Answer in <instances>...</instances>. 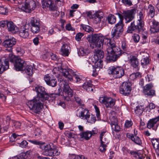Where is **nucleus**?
Listing matches in <instances>:
<instances>
[{
    "mask_svg": "<svg viewBox=\"0 0 159 159\" xmlns=\"http://www.w3.org/2000/svg\"><path fill=\"white\" fill-rule=\"evenodd\" d=\"M8 10L6 8L3 7H0V14L5 15L8 12Z\"/></svg>",
    "mask_w": 159,
    "mask_h": 159,
    "instance_id": "51",
    "label": "nucleus"
},
{
    "mask_svg": "<svg viewBox=\"0 0 159 159\" xmlns=\"http://www.w3.org/2000/svg\"><path fill=\"white\" fill-rule=\"evenodd\" d=\"M36 6V2L34 0H26L21 9L26 12L30 13L35 9Z\"/></svg>",
    "mask_w": 159,
    "mask_h": 159,
    "instance_id": "12",
    "label": "nucleus"
},
{
    "mask_svg": "<svg viewBox=\"0 0 159 159\" xmlns=\"http://www.w3.org/2000/svg\"><path fill=\"white\" fill-rule=\"evenodd\" d=\"M19 155L20 159H26L28 157L25 152H22Z\"/></svg>",
    "mask_w": 159,
    "mask_h": 159,
    "instance_id": "62",
    "label": "nucleus"
},
{
    "mask_svg": "<svg viewBox=\"0 0 159 159\" xmlns=\"http://www.w3.org/2000/svg\"><path fill=\"white\" fill-rule=\"evenodd\" d=\"M73 77L76 79V82L77 83H80L82 82L83 81L82 76L81 75H79L78 73L75 72H72Z\"/></svg>",
    "mask_w": 159,
    "mask_h": 159,
    "instance_id": "33",
    "label": "nucleus"
},
{
    "mask_svg": "<svg viewBox=\"0 0 159 159\" xmlns=\"http://www.w3.org/2000/svg\"><path fill=\"white\" fill-rule=\"evenodd\" d=\"M107 20L109 23L113 24L116 21V18L115 16L112 14H110L107 17Z\"/></svg>",
    "mask_w": 159,
    "mask_h": 159,
    "instance_id": "37",
    "label": "nucleus"
},
{
    "mask_svg": "<svg viewBox=\"0 0 159 159\" xmlns=\"http://www.w3.org/2000/svg\"><path fill=\"white\" fill-rule=\"evenodd\" d=\"M79 135L81 140H83V139L88 140L91 137V135L90 134V132L89 130L82 132L79 134Z\"/></svg>",
    "mask_w": 159,
    "mask_h": 159,
    "instance_id": "30",
    "label": "nucleus"
},
{
    "mask_svg": "<svg viewBox=\"0 0 159 159\" xmlns=\"http://www.w3.org/2000/svg\"><path fill=\"white\" fill-rule=\"evenodd\" d=\"M64 85L63 95L65 97H68L70 98L73 95V91L70 88L67 84H65Z\"/></svg>",
    "mask_w": 159,
    "mask_h": 159,
    "instance_id": "24",
    "label": "nucleus"
},
{
    "mask_svg": "<svg viewBox=\"0 0 159 159\" xmlns=\"http://www.w3.org/2000/svg\"><path fill=\"white\" fill-rule=\"evenodd\" d=\"M16 39L12 37L4 40L2 43V44L5 48H9V49H6V50L11 52L12 51V47L16 44Z\"/></svg>",
    "mask_w": 159,
    "mask_h": 159,
    "instance_id": "13",
    "label": "nucleus"
},
{
    "mask_svg": "<svg viewBox=\"0 0 159 159\" xmlns=\"http://www.w3.org/2000/svg\"><path fill=\"white\" fill-rule=\"evenodd\" d=\"M13 125L16 129H19L20 128L21 124L18 121H16L13 123Z\"/></svg>",
    "mask_w": 159,
    "mask_h": 159,
    "instance_id": "58",
    "label": "nucleus"
},
{
    "mask_svg": "<svg viewBox=\"0 0 159 159\" xmlns=\"http://www.w3.org/2000/svg\"><path fill=\"white\" fill-rule=\"evenodd\" d=\"M111 127L112 129L115 131H118L120 130V127L116 122H112L111 123Z\"/></svg>",
    "mask_w": 159,
    "mask_h": 159,
    "instance_id": "40",
    "label": "nucleus"
},
{
    "mask_svg": "<svg viewBox=\"0 0 159 159\" xmlns=\"http://www.w3.org/2000/svg\"><path fill=\"white\" fill-rule=\"evenodd\" d=\"M44 80L47 84L50 86L54 87L57 85V80L52 75H46L44 77Z\"/></svg>",
    "mask_w": 159,
    "mask_h": 159,
    "instance_id": "17",
    "label": "nucleus"
},
{
    "mask_svg": "<svg viewBox=\"0 0 159 159\" xmlns=\"http://www.w3.org/2000/svg\"><path fill=\"white\" fill-rule=\"evenodd\" d=\"M71 159H88L82 155H76L72 154L71 156Z\"/></svg>",
    "mask_w": 159,
    "mask_h": 159,
    "instance_id": "43",
    "label": "nucleus"
},
{
    "mask_svg": "<svg viewBox=\"0 0 159 159\" xmlns=\"http://www.w3.org/2000/svg\"><path fill=\"white\" fill-rule=\"evenodd\" d=\"M94 107L96 113V115L98 118H99L100 116V111L98 108L95 105Z\"/></svg>",
    "mask_w": 159,
    "mask_h": 159,
    "instance_id": "63",
    "label": "nucleus"
},
{
    "mask_svg": "<svg viewBox=\"0 0 159 159\" xmlns=\"http://www.w3.org/2000/svg\"><path fill=\"white\" fill-rule=\"evenodd\" d=\"M123 21L119 20L111 31V38L113 39H117L119 38L121 35V33L123 31Z\"/></svg>",
    "mask_w": 159,
    "mask_h": 159,
    "instance_id": "4",
    "label": "nucleus"
},
{
    "mask_svg": "<svg viewBox=\"0 0 159 159\" xmlns=\"http://www.w3.org/2000/svg\"><path fill=\"white\" fill-rule=\"evenodd\" d=\"M93 19L94 22L96 24L99 23L100 22L101 20V19L103 17H93Z\"/></svg>",
    "mask_w": 159,
    "mask_h": 159,
    "instance_id": "61",
    "label": "nucleus"
},
{
    "mask_svg": "<svg viewBox=\"0 0 159 159\" xmlns=\"http://www.w3.org/2000/svg\"><path fill=\"white\" fill-rule=\"evenodd\" d=\"M88 53V50L83 48H80L79 49L78 53L80 55L83 56L87 55Z\"/></svg>",
    "mask_w": 159,
    "mask_h": 159,
    "instance_id": "42",
    "label": "nucleus"
},
{
    "mask_svg": "<svg viewBox=\"0 0 159 159\" xmlns=\"http://www.w3.org/2000/svg\"><path fill=\"white\" fill-rule=\"evenodd\" d=\"M87 39L90 43L91 48L97 49L102 48L104 41L107 40V51L108 54L107 58L110 61H116L123 53L122 50L116 46L114 40L105 38L101 34L89 35L87 37Z\"/></svg>",
    "mask_w": 159,
    "mask_h": 159,
    "instance_id": "1",
    "label": "nucleus"
},
{
    "mask_svg": "<svg viewBox=\"0 0 159 159\" xmlns=\"http://www.w3.org/2000/svg\"><path fill=\"white\" fill-rule=\"evenodd\" d=\"M28 143L26 141L24 140L20 144L19 146L22 148H24L27 146Z\"/></svg>",
    "mask_w": 159,
    "mask_h": 159,
    "instance_id": "59",
    "label": "nucleus"
},
{
    "mask_svg": "<svg viewBox=\"0 0 159 159\" xmlns=\"http://www.w3.org/2000/svg\"><path fill=\"white\" fill-rule=\"evenodd\" d=\"M79 110V109L77 110V112L79 113H77V116L82 119L88 120L90 116L89 110L87 109H83L82 111H80Z\"/></svg>",
    "mask_w": 159,
    "mask_h": 159,
    "instance_id": "21",
    "label": "nucleus"
},
{
    "mask_svg": "<svg viewBox=\"0 0 159 159\" xmlns=\"http://www.w3.org/2000/svg\"><path fill=\"white\" fill-rule=\"evenodd\" d=\"M84 34L82 33H79L76 35L75 38L77 41H79L80 40L81 38L83 36Z\"/></svg>",
    "mask_w": 159,
    "mask_h": 159,
    "instance_id": "52",
    "label": "nucleus"
},
{
    "mask_svg": "<svg viewBox=\"0 0 159 159\" xmlns=\"http://www.w3.org/2000/svg\"><path fill=\"white\" fill-rule=\"evenodd\" d=\"M96 120V117L94 115H92L90 119L88 120V119L87 120V122L91 123H94Z\"/></svg>",
    "mask_w": 159,
    "mask_h": 159,
    "instance_id": "56",
    "label": "nucleus"
},
{
    "mask_svg": "<svg viewBox=\"0 0 159 159\" xmlns=\"http://www.w3.org/2000/svg\"><path fill=\"white\" fill-rule=\"evenodd\" d=\"M107 147V145L103 144L101 143L100 145L99 149V151L102 152H105L106 150V148Z\"/></svg>",
    "mask_w": 159,
    "mask_h": 159,
    "instance_id": "47",
    "label": "nucleus"
},
{
    "mask_svg": "<svg viewBox=\"0 0 159 159\" xmlns=\"http://www.w3.org/2000/svg\"><path fill=\"white\" fill-rule=\"evenodd\" d=\"M24 70L28 75L31 76L33 74V68L31 66H28L25 68L24 67Z\"/></svg>",
    "mask_w": 159,
    "mask_h": 159,
    "instance_id": "36",
    "label": "nucleus"
},
{
    "mask_svg": "<svg viewBox=\"0 0 159 159\" xmlns=\"http://www.w3.org/2000/svg\"><path fill=\"white\" fill-rule=\"evenodd\" d=\"M8 20H2L0 22V27H1L4 28L6 26L8 23Z\"/></svg>",
    "mask_w": 159,
    "mask_h": 159,
    "instance_id": "55",
    "label": "nucleus"
},
{
    "mask_svg": "<svg viewBox=\"0 0 159 159\" xmlns=\"http://www.w3.org/2000/svg\"><path fill=\"white\" fill-rule=\"evenodd\" d=\"M29 141L30 143L39 146V148L41 149L43 148L45 144V142L38 141L37 140H30Z\"/></svg>",
    "mask_w": 159,
    "mask_h": 159,
    "instance_id": "34",
    "label": "nucleus"
},
{
    "mask_svg": "<svg viewBox=\"0 0 159 159\" xmlns=\"http://www.w3.org/2000/svg\"><path fill=\"white\" fill-rule=\"evenodd\" d=\"M136 12V9H135L123 11L122 14H123L125 23H129L134 19V15Z\"/></svg>",
    "mask_w": 159,
    "mask_h": 159,
    "instance_id": "9",
    "label": "nucleus"
},
{
    "mask_svg": "<svg viewBox=\"0 0 159 159\" xmlns=\"http://www.w3.org/2000/svg\"><path fill=\"white\" fill-rule=\"evenodd\" d=\"M121 48L124 52L126 51L128 49L127 46L126 44L125 41H122L121 42Z\"/></svg>",
    "mask_w": 159,
    "mask_h": 159,
    "instance_id": "54",
    "label": "nucleus"
},
{
    "mask_svg": "<svg viewBox=\"0 0 159 159\" xmlns=\"http://www.w3.org/2000/svg\"><path fill=\"white\" fill-rule=\"evenodd\" d=\"M81 26L83 29L86 32H89L92 30V28L89 25H81Z\"/></svg>",
    "mask_w": 159,
    "mask_h": 159,
    "instance_id": "48",
    "label": "nucleus"
},
{
    "mask_svg": "<svg viewBox=\"0 0 159 159\" xmlns=\"http://www.w3.org/2000/svg\"><path fill=\"white\" fill-rule=\"evenodd\" d=\"M132 141L137 144L140 145L142 144V142L140 138L135 134L134 135V137Z\"/></svg>",
    "mask_w": 159,
    "mask_h": 159,
    "instance_id": "45",
    "label": "nucleus"
},
{
    "mask_svg": "<svg viewBox=\"0 0 159 159\" xmlns=\"http://www.w3.org/2000/svg\"><path fill=\"white\" fill-rule=\"evenodd\" d=\"M74 98L76 102L79 106L82 107L84 106L83 101L79 97L75 96L74 97Z\"/></svg>",
    "mask_w": 159,
    "mask_h": 159,
    "instance_id": "41",
    "label": "nucleus"
},
{
    "mask_svg": "<svg viewBox=\"0 0 159 159\" xmlns=\"http://www.w3.org/2000/svg\"><path fill=\"white\" fill-rule=\"evenodd\" d=\"M149 59L148 57H145L141 60V64L143 67L145 68L149 64Z\"/></svg>",
    "mask_w": 159,
    "mask_h": 159,
    "instance_id": "38",
    "label": "nucleus"
},
{
    "mask_svg": "<svg viewBox=\"0 0 159 159\" xmlns=\"http://www.w3.org/2000/svg\"><path fill=\"white\" fill-rule=\"evenodd\" d=\"M9 60L5 57H2L0 60V74H2L4 71L9 67Z\"/></svg>",
    "mask_w": 159,
    "mask_h": 159,
    "instance_id": "18",
    "label": "nucleus"
},
{
    "mask_svg": "<svg viewBox=\"0 0 159 159\" xmlns=\"http://www.w3.org/2000/svg\"><path fill=\"white\" fill-rule=\"evenodd\" d=\"M121 2L125 6H130L132 5L131 0H121Z\"/></svg>",
    "mask_w": 159,
    "mask_h": 159,
    "instance_id": "49",
    "label": "nucleus"
},
{
    "mask_svg": "<svg viewBox=\"0 0 159 159\" xmlns=\"http://www.w3.org/2000/svg\"><path fill=\"white\" fill-rule=\"evenodd\" d=\"M110 74L116 78H120L125 74V71L123 68L120 66H111L109 69Z\"/></svg>",
    "mask_w": 159,
    "mask_h": 159,
    "instance_id": "6",
    "label": "nucleus"
},
{
    "mask_svg": "<svg viewBox=\"0 0 159 159\" xmlns=\"http://www.w3.org/2000/svg\"><path fill=\"white\" fill-rule=\"evenodd\" d=\"M35 89L37 92V96L44 100H46L49 97L48 95L45 91L44 88L42 86L35 87Z\"/></svg>",
    "mask_w": 159,
    "mask_h": 159,
    "instance_id": "15",
    "label": "nucleus"
},
{
    "mask_svg": "<svg viewBox=\"0 0 159 159\" xmlns=\"http://www.w3.org/2000/svg\"><path fill=\"white\" fill-rule=\"evenodd\" d=\"M52 153H53V154H52V157L59 155L60 152L58 151V149H57L56 147L53 146Z\"/></svg>",
    "mask_w": 159,
    "mask_h": 159,
    "instance_id": "50",
    "label": "nucleus"
},
{
    "mask_svg": "<svg viewBox=\"0 0 159 159\" xmlns=\"http://www.w3.org/2000/svg\"><path fill=\"white\" fill-rule=\"evenodd\" d=\"M100 141H101V143L102 144L107 145L108 143V141L105 136L103 138H101L100 139Z\"/></svg>",
    "mask_w": 159,
    "mask_h": 159,
    "instance_id": "53",
    "label": "nucleus"
},
{
    "mask_svg": "<svg viewBox=\"0 0 159 159\" xmlns=\"http://www.w3.org/2000/svg\"><path fill=\"white\" fill-rule=\"evenodd\" d=\"M129 61L131 66L135 68L136 70H138L139 68V63L138 59L135 56H133L130 57Z\"/></svg>",
    "mask_w": 159,
    "mask_h": 159,
    "instance_id": "25",
    "label": "nucleus"
},
{
    "mask_svg": "<svg viewBox=\"0 0 159 159\" xmlns=\"http://www.w3.org/2000/svg\"><path fill=\"white\" fill-rule=\"evenodd\" d=\"M147 11L148 12L149 15L151 18L153 17L155 14V10L154 7L151 4L149 5L148 7Z\"/></svg>",
    "mask_w": 159,
    "mask_h": 159,
    "instance_id": "32",
    "label": "nucleus"
},
{
    "mask_svg": "<svg viewBox=\"0 0 159 159\" xmlns=\"http://www.w3.org/2000/svg\"><path fill=\"white\" fill-rule=\"evenodd\" d=\"M104 56V53L103 51L100 50H95L93 58L96 61L101 60Z\"/></svg>",
    "mask_w": 159,
    "mask_h": 159,
    "instance_id": "28",
    "label": "nucleus"
},
{
    "mask_svg": "<svg viewBox=\"0 0 159 159\" xmlns=\"http://www.w3.org/2000/svg\"><path fill=\"white\" fill-rule=\"evenodd\" d=\"M144 25V23H142L140 21H134L132 22L130 25L128 27L127 32L131 33L135 30L138 32L143 31Z\"/></svg>",
    "mask_w": 159,
    "mask_h": 159,
    "instance_id": "5",
    "label": "nucleus"
},
{
    "mask_svg": "<svg viewBox=\"0 0 159 159\" xmlns=\"http://www.w3.org/2000/svg\"><path fill=\"white\" fill-rule=\"evenodd\" d=\"M53 146L52 144H47L46 143L44 146L43 148L42 149L44 150L43 152V154L45 156H51L52 153Z\"/></svg>",
    "mask_w": 159,
    "mask_h": 159,
    "instance_id": "22",
    "label": "nucleus"
},
{
    "mask_svg": "<svg viewBox=\"0 0 159 159\" xmlns=\"http://www.w3.org/2000/svg\"><path fill=\"white\" fill-rule=\"evenodd\" d=\"M139 33H141L142 37L144 39H146L148 36L147 33L146 31H144V27H143V31H139Z\"/></svg>",
    "mask_w": 159,
    "mask_h": 159,
    "instance_id": "57",
    "label": "nucleus"
},
{
    "mask_svg": "<svg viewBox=\"0 0 159 159\" xmlns=\"http://www.w3.org/2000/svg\"><path fill=\"white\" fill-rule=\"evenodd\" d=\"M104 16L103 13L101 11H98L93 15V17H103Z\"/></svg>",
    "mask_w": 159,
    "mask_h": 159,
    "instance_id": "46",
    "label": "nucleus"
},
{
    "mask_svg": "<svg viewBox=\"0 0 159 159\" xmlns=\"http://www.w3.org/2000/svg\"><path fill=\"white\" fill-rule=\"evenodd\" d=\"M82 87L88 92H93L94 86L92 84L91 81L89 79L86 80L83 84Z\"/></svg>",
    "mask_w": 159,
    "mask_h": 159,
    "instance_id": "23",
    "label": "nucleus"
},
{
    "mask_svg": "<svg viewBox=\"0 0 159 159\" xmlns=\"http://www.w3.org/2000/svg\"><path fill=\"white\" fill-rule=\"evenodd\" d=\"M131 84L129 82H124L120 87V93L125 95L128 96L131 90Z\"/></svg>",
    "mask_w": 159,
    "mask_h": 159,
    "instance_id": "11",
    "label": "nucleus"
},
{
    "mask_svg": "<svg viewBox=\"0 0 159 159\" xmlns=\"http://www.w3.org/2000/svg\"><path fill=\"white\" fill-rule=\"evenodd\" d=\"M29 35V26L25 25L21 26L19 31L20 36L24 38H26Z\"/></svg>",
    "mask_w": 159,
    "mask_h": 159,
    "instance_id": "19",
    "label": "nucleus"
},
{
    "mask_svg": "<svg viewBox=\"0 0 159 159\" xmlns=\"http://www.w3.org/2000/svg\"><path fill=\"white\" fill-rule=\"evenodd\" d=\"M44 100L39 97H36L32 100L28 101L27 104L30 110L34 113L39 114L43 107Z\"/></svg>",
    "mask_w": 159,
    "mask_h": 159,
    "instance_id": "2",
    "label": "nucleus"
},
{
    "mask_svg": "<svg viewBox=\"0 0 159 159\" xmlns=\"http://www.w3.org/2000/svg\"><path fill=\"white\" fill-rule=\"evenodd\" d=\"M14 64L16 70L17 71L22 70L24 69L26 64L24 61L18 57H15L12 53H10L7 59Z\"/></svg>",
    "mask_w": 159,
    "mask_h": 159,
    "instance_id": "3",
    "label": "nucleus"
},
{
    "mask_svg": "<svg viewBox=\"0 0 159 159\" xmlns=\"http://www.w3.org/2000/svg\"><path fill=\"white\" fill-rule=\"evenodd\" d=\"M29 24L31 31L33 34H37L39 32L41 26L39 20L34 17H32L30 19Z\"/></svg>",
    "mask_w": 159,
    "mask_h": 159,
    "instance_id": "7",
    "label": "nucleus"
},
{
    "mask_svg": "<svg viewBox=\"0 0 159 159\" xmlns=\"http://www.w3.org/2000/svg\"><path fill=\"white\" fill-rule=\"evenodd\" d=\"M143 111V110L141 107H136L135 109V112L136 114L138 116L141 115Z\"/></svg>",
    "mask_w": 159,
    "mask_h": 159,
    "instance_id": "44",
    "label": "nucleus"
},
{
    "mask_svg": "<svg viewBox=\"0 0 159 159\" xmlns=\"http://www.w3.org/2000/svg\"><path fill=\"white\" fill-rule=\"evenodd\" d=\"M148 23L150 27V30L151 33L159 32V22L153 19L150 20Z\"/></svg>",
    "mask_w": 159,
    "mask_h": 159,
    "instance_id": "16",
    "label": "nucleus"
},
{
    "mask_svg": "<svg viewBox=\"0 0 159 159\" xmlns=\"http://www.w3.org/2000/svg\"><path fill=\"white\" fill-rule=\"evenodd\" d=\"M132 125V123L131 121L129 120H126L125 121V126L129 128Z\"/></svg>",
    "mask_w": 159,
    "mask_h": 159,
    "instance_id": "64",
    "label": "nucleus"
},
{
    "mask_svg": "<svg viewBox=\"0 0 159 159\" xmlns=\"http://www.w3.org/2000/svg\"><path fill=\"white\" fill-rule=\"evenodd\" d=\"M153 85L152 83L147 84L143 86V92L145 95L149 96H153L155 95V91L152 89L153 87Z\"/></svg>",
    "mask_w": 159,
    "mask_h": 159,
    "instance_id": "14",
    "label": "nucleus"
},
{
    "mask_svg": "<svg viewBox=\"0 0 159 159\" xmlns=\"http://www.w3.org/2000/svg\"><path fill=\"white\" fill-rule=\"evenodd\" d=\"M43 5L45 7L49 8V9L51 10H53L54 9V3L51 0L43 1Z\"/></svg>",
    "mask_w": 159,
    "mask_h": 159,
    "instance_id": "31",
    "label": "nucleus"
},
{
    "mask_svg": "<svg viewBox=\"0 0 159 159\" xmlns=\"http://www.w3.org/2000/svg\"><path fill=\"white\" fill-rule=\"evenodd\" d=\"M70 47L66 44L62 45L61 49V52L63 56H68L70 53Z\"/></svg>",
    "mask_w": 159,
    "mask_h": 159,
    "instance_id": "26",
    "label": "nucleus"
},
{
    "mask_svg": "<svg viewBox=\"0 0 159 159\" xmlns=\"http://www.w3.org/2000/svg\"><path fill=\"white\" fill-rule=\"evenodd\" d=\"M59 66L60 67V70H61V72L62 73V75L65 78H67L68 80L72 81L73 78L70 74H72V72H74L73 70L71 69H67L66 66L64 65L63 63Z\"/></svg>",
    "mask_w": 159,
    "mask_h": 159,
    "instance_id": "10",
    "label": "nucleus"
},
{
    "mask_svg": "<svg viewBox=\"0 0 159 159\" xmlns=\"http://www.w3.org/2000/svg\"><path fill=\"white\" fill-rule=\"evenodd\" d=\"M140 39V36L137 34H134L133 37V39L135 42H138Z\"/></svg>",
    "mask_w": 159,
    "mask_h": 159,
    "instance_id": "60",
    "label": "nucleus"
},
{
    "mask_svg": "<svg viewBox=\"0 0 159 159\" xmlns=\"http://www.w3.org/2000/svg\"><path fill=\"white\" fill-rule=\"evenodd\" d=\"M61 64H62V62H61L60 63H58L57 64V66H56L53 69L52 72L53 74L57 75L60 74V73L61 72V70H60V67H59V66L60 65H61Z\"/></svg>",
    "mask_w": 159,
    "mask_h": 159,
    "instance_id": "39",
    "label": "nucleus"
},
{
    "mask_svg": "<svg viewBox=\"0 0 159 159\" xmlns=\"http://www.w3.org/2000/svg\"><path fill=\"white\" fill-rule=\"evenodd\" d=\"M159 121V116L150 119L147 124V127L148 129L152 128L156 130L158 126L157 124V122Z\"/></svg>",
    "mask_w": 159,
    "mask_h": 159,
    "instance_id": "20",
    "label": "nucleus"
},
{
    "mask_svg": "<svg viewBox=\"0 0 159 159\" xmlns=\"http://www.w3.org/2000/svg\"><path fill=\"white\" fill-rule=\"evenodd\" d=\"M151 142L154 148L156 151L157 154L159 156V139H152Z\"/></svg>",
    "mask_w": 159,
    "mask_h": 159,
    "instance_id": "29",
    "label": "nucleus"
},
{
    "mask_svg": "<svg viewBox=\"0 0 159 159\" xmlns=\"http://www.w3.org/2000/svg\"><path fill=\"white\" fill-rule=\"evenodd\" d=\"M93 61L95 63L94 66L95 68L98 69V70H99L100 68L102 67L103 61L101 60H99L98 61L94 60Z\"/></svg>",
    "mask_w": 159,
    "mask_h": 159,
    "instance_id": "35",
    "label": "nucleus"
},
{
    "mask_svg": "<svg viewBox=\"0 0 159 159\" xmlns=\"http://www.w3.org/2000/svg\"><path fill=\"white\" fill-rule=\"evenodd\" d=\"M7 27L8 31L13 33H16L18 30V28L12 21H8Z\"/></svg>",
    "mask_w": 159,
    "mask_h": 159,
    "instance_id": "27",
    "label": "nucleus"
},
{
    "mask_svg": "<svg viewBox=\"0 0 159 159\" xmlns=\"http://www.w3.org/2000/svg\"><path fill=\"white\" fill-rule=\"evenodd\" d=\"M100 102L103 103L107 108H111L115 105L116 100L111 97L106 96L100 97L99 98Z\"/></svg>",
    "mask_w": 159,
    "mask_h": 159,
    "instance_id": "8",
    "label": "nucleus"
}]
</instances>
